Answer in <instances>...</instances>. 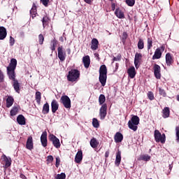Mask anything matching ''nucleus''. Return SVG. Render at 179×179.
I'll use <instances>...</instances> for the list:
<instances>
[{
    "label": "nucleus",
    "mask_w": 179,
    "mask_h": 179,
    "mask_svg": "<svg viewBox=\"0 0 179 179\" xmlns=\"http://www.w3.org/2000/svg\"><path fill=\"white\" fill-rule=\"evenodd\" d=\"M99 81L102 87H105L107 82L108 69L106 65H101L99 70Z\"/></svg>",
    "instance_id": "f03ea898"
},
{
    "label": "nucleus",
    "mask_w": 179,
    "mask_h": 179,
    "mask_svg": "<svg viewBox=\"0 0 179 179\" xmlns=\"http://www.w3.org/2000/svg\"><path fill=\"white\" fill-rule=\"evenodd\" d=\"M30 15L32 19L36 17V15H37V6H36L35 3L33 4V6L30 10Z\"/></svg>",
    "instance_id": "b1692460"
},
{
    "label": "nucleus",
    "mask_w": 179,
    "mask_h": 179,
    "mask_svg": "<svg viewBox=\"0 0 179 179\" xmlns=\"http://www.w3.org/2000/svg\"><path fill=\"white\" fill-rule=\"evenodd\" d=\"M115 14L119 19L124 18V14L120 8L115 10Z\"/></svg>",
    "instance_id": "cd10ccee"
},
{
    "label": "nucleus",
    "mask_w": 179,
    "mask_h": 179,
    "mask_svg": "<svg viewBox=\"0 0 179 179\" xmlns=\"http://www.w3.org/2000/svg\"><path fill=\"white\" fill-rule=\"evenodd\" d=\"M45 41V37L43 34L38 35V43L40 45H43Z\"/></svg>",
    "instance_id": "a19ab883"
},
{
    "label": "nucleus",
    "mask_w": 179,
    "mask_h": 179,
    "mask_svg": "<svg viewBox=\"0 0 179 179\" xmlns=\"http://www.w3.org/2000/svg\"><path fill=\"white\" fill-rule=\"evenodd\" d=\"M49 141H50V142H52V145L56 148H59L61 147V143H60L59 139L54 134H50L49 136Z\"/></svg>",
    "instance_id": "0eeeda50"
},
{
    "label": "nucleus",
    "mask_w": 179,
    "mask_h": 179,
    "mask_svg": "<svg viewBox=\"0 0 179 179\" xmlns=\"http://www.w3.org/2000/svg\"><path fill=\"white\" fill-rule=\"evenodd\" d=\"M50 18L48 16L45 15L42 19L43 27L45 29L49 24Z\"/></svg>",
    "instance_id": "473e14b6"
},
{
    "label": "nucleus",
    "mask_w": 179,
    "mask_h": 179,
    "mask_svg": "<svg viewBox=\"0 0 179 179\" xmlns=\"http://www.w3.org/2000/svg\"><path fill=\"white\" fill-rule=\"evenodd\" d=\"M125 2L128 6H134L136 3V0H125Z\"/></svg>",
    "instance_id": "37998d69"
},
{
    "label": "nucleus",
    "mask_w": 179,
    "mask_h": 179,
    "mask_svg": "<svg viewBox=\"0 0 179 179\" xmlns=\"http://www.w3.org/2000/svg\"><path fill=\"white\" fill-rule=\"evenodd\" d=\"M163 115L162 117L166 119L168 118L170 115V110L169 108L165 107L164 110H162Z\"/></svg>",
    "instance_id": "2f4dec72"
},
{
    "label": "nucleus",
    "mask_w": 179,
    "mask_h": 179,
    "mask_svg": "<svg viewBox=\"0 0 179 179\" xmlns=\"http://www.w3.org/2000/svg\"><path fill=\"white\" fill-rule=\"evenodd\" d=\"M60 103H62L64 106L67 109H70L71 107V99L67 95H64L60 97Z\"/></svg>",
    "instance_id": "423d86ee"
},
{
    "label": "nucleus",
    "mask_w": 179,
    "mask_h": 179,
    "mask_svg": "<svg viewBox=\"0 0 179 179\" xmlns=\"http://www.w3.org/2000/svg\"><path fill=\"white\" fill-rule=\"evenodd\" d=\"M66 56V54L63 49V46H59V48H57V57H59V59H60V62L65 61Z\"/></svg>",
    "instance_id": "9d476101"
},
{
    "label": "nucleus",
    "mask_w": 179,
    "mask_h": 179,
    "mask_svg": "<svg viewBox=\"0 0 179 179\" xmlns=\"http://www.w3.org/2000/svg\"><path fill=\"white\" fill-rule=\"evenodd\" d=\"M107 104L106 103H103L100 109H99V117L100 120H105L106 117L107 116Z\"/></svg>",
    "instance_id": "6e6552de"
},
{
    "label": "nucleus",
    "mask_w": 179,
    "mask_h": 179,
    "mask_svg": "<svg viewBox=\"0 0 179 179\" xmlns=\"http://www.w3.org/2000/svg\"><path fill=\"white\" fill-rule=\"evenodd\" d=\"M152 38L151 36L147 38V50L149 51L153 47Z\"/></svg>",
    "instance_id": "a878e982"
},
{
    "label": "nucleus",
    "mask_w": 179,
    "mask_h": 179,
    "mask_svg": "<svg viewBox=\"0 0 179 179\" xmlns=\"http://www.w3.org/2000/svg\"><path fill=\"white\" fill-rule=\"evenodd\" d=\"M80 78V71L77 69H72L69 71L67 79L69 82L74 83L77 82Z\"/></svg>",
    "instance_id": "20e7f679"
},
{
    "label": "nucleus",
    "mask_w": 179,
    "mask_h": 179,
    "mask_svg": "<svg viewBox=\"0 0 179 179\" xmlns=\"http://www.w3.org/2000/svg\"><path fill=\"white\" fill-rule=\"evenodd\" d=\"M42 113L43 115H47L50 113V105L48 103H45L43 106Z\"/></svg>",
    "instance_id": "bb28decb"
},
{
    "label": "nucleus",
    "mask_w": 179,
    "mask_h": 179,
    "mask_svg": "<svg viewBox=\"0 0 179 179\" xmlns=\"http://www.w3.org/2000/svg\"><path fill=\"white\" fill-rule=\"evenodd\" d=\"M90 145L92 148H96L98 147L99 143L98 142V141L96 140V138H92L91 140H90Z\"/></svg>",
    "instance_id": "7c9ffc66"
},
{
    "label": "nucleus",
    "mask_w": 179,
    "mask_h": 179,
    "mask_svg": "<svg viewBox=\"0 0 179 179\" xmlns=\"http://www.w3.org/2000/svg\"><path fill=\"white\" fill-rule=\"evenodd\" d=\"M140 124V117L137 115L132 116L131 120L128 122V127L134 131L138 130V125Z\"/></svg>",
    "instance_id": "7ed1b4c3"
},
{
    "label": "nucleus",
    "mask_w": 179,
    "mask_h": 179,
    "mask_svg": "<svg viewBox=\"0 0 179 179\" xmlns=\"http://www.w3.org/2000/svg\"><path fill=\"white\" fill-rule=\"evenodd\" d=\"M41 3L43 5V6L48 7L50 3V0H40Z\"/></svg>",
    "instance_id": "c03bdc74"
},
{
    "label": "nucleus",
    "mask_w": 179,
    "mask_h": 179,
    "mask_svg": "<svg viewBox=\"0 0 179 179\" xmlns=\"http://www.w3.org/2000/svg\"><path fill=\"white\" fill-rule=\"evenodd\" d=\"M154 138L155 139L156 142L159 143H165L166 141V136L165 134H162L158 129L154 131Z\"/></svg>",
    "instance_id": "39448f33"
},
{
    "label": "nucleus",
    "mask_w": 179,
    "mask_h": 179,
    "mask_svg": "<svg viewBox=\"0 0 179 179\" xmlns=\"http://www.w3.org/2000/svg\"><path fill=\"white\" fill-rule=\"evenodd\" d=\"M41 92H36L35 94V99L38 104H41Z\"/></svg>",
    "instance_id": "e433bc0d"
},
{
    "label": "nucleus",
    "mask_w": 179,
    "mask_h": 179,
    "mask_svg": "<svg viewBox=\"0 0 179 179\" xmlns=\"http://www.w3.org/2000/svg\"><path fill=\"white\" fill-rule=\"evenodd\" d=\"M110 155V151L108 150L106 151V152H105V158H108L109 157Z\"/></svg>",
    "instance_id": "13d9d810"
},
{
    "label": "nucleus",
    "mask_w": 179,
    "mask_h": 179,
    "mask_svg": "<svg viewBox=\"0 0 179 179\" xmlns=\"http://www.w3.org/2000/svg\"><path fill=\"white\" fill-rule=\"evenodd\" d=\"M59 103L57 100L53 99L51 102V111L52 113H55L59 109Z\"/></svg>",
    "instance_id": "dca6fc26"
},
{
    "label": "nucleus",
    "mask_w": 179,
    "mask_h": 179,
    "mask_svg": "<svg viewBox=\"0 0 179 179\" xmlns=\"http://www.w3.org/2000/svg\"><path fill=\"white\" fill-rule=\"evenodd\" d=\"M83 159V152L82 150H80L77 152L76 157H75V162L77 164H80L82 162V160Z\"/></svg>",
    "instance_id": "aec40b11"
},
{
    "label": "nucleus",
    "mask_w": 179,
    "mask_h": 179,
    "mask_svg": "<svg viewBox=\"0 0 179 179\" xmlns=\"http://www.w3.org/2000/svg\"><path fill=\"white\" fill-rule=\"evenodd\" d=\"M41 142L42 145L44 148H46L48 145V133L46 131H43L41 136Z\"/></svg>",
    "instance_id": "ddd939ff"
},
{
    "label": "nucleus",
    "mask_w": 179,
    "mask_h": 179,
    "mask_svg": "<svg viewBox=\"0 0 179 179\" xmlns=\"http://www.w3.org/2000/svg\"><path fill=\"white\" fill-rule=\"evenodd\" d=\"M148 179H152V178H148Z\"/></svg>",
    "instance_id": "69168bd1"
},
{
    "label": "nucleus",
    "mask_w": 179,
    "mask_h": 179,
    "mask_svg": "<svg viewBox=\"0 0 179 179\" xmlns=\"http://www.w3.org/2000/svg\"><path fill=\"white\" fill-rule=\"evenodd\" d=\"M177 100L179 101V95L177 96Z\"/></svg>",
    "instance_id": "e2e57ef3"
},
{
    "label": "nucleus",
    "mask_w": 179,
    "mask_h": 179,
    "mask_svg": "<svg viewBox=\"0 0 179 179\" xmlns=\"http://www.w3.org/2000/svg\"><path fill=\"white\" fill-rule=\"evenodd\" d=\"M57 45V41L56 38H54L50 42V50L51 51H55L56 47Z\"/></svg>",
    "instance_id": "72a5a7b5"
},
{
    "label": "nucleus",
    "mask_w": 179,
    "mask_h": 179,
    "mask_svg": "<svg viewBox=\"0 0 179 179\" xmlns=\"http://www.w3.org/2000/svg\"><path fill=\"white\" fill-rule=\"evenodd\" d=\"M122 58V55L119 54L117 57H114L113 59V63H114L115 61H120Z\"/></svg>",
    "instance_id": "864d4df0"
},
{
    "label": "nucleus",
    "mask_w": 179,
    "mask_h": 179,
    "mask_svg": "<svg viewBox=\"0 0 179 179\" xmlns=\"http://www.w3.org/2000/svg\"><path fill=\"white\" fill-rule=\"evenodd\" d=\"M17 62L15 59H11L10 61V63L8 66L6 68L7 71V75L8 77V79L10 80H13V87L14 88V91H15L17 93L20 92V84L19 83V81L17 79H16V74H15V69L17 67Z\"/></svg>",
    "instance_id": "f257e3e1"
},
{
    "label": "nucleus",
    "mask_w": 179,
    "mask_h": 179,
    "mask_svg": "<svg viewBox=\"0 0 179 179\" xmlns=\"http://www.w3.org/2000/svg\"><path fill=\"white\" fill-rule=\"evenodd\" d=\"M115 3H113V4H112V10H115Z\"/></svg>",
    "instance_id": "052dcab7"
},
{
    "label": "nucleus",
    "mask_w": 179,
    "mask_h": 179,
    "mask_svg": "<svg viewBox=\"0 0 179 179\" xmlns=\"http://www.w3.org/2000/svg\"><path fill=\"white\" fill-rule=\"evenodd\" d=\"M127 37H128L127 33L126 31H124L122 36V43H125Z\"/></svg>",
    "instance_id": "09e8293b"
},
{
    "label": "nucleus",
    "mask_w": 179,
    "mask_h": 179,
    "mask_svg": "<svg viewBox=\"0 0 179 179\" xmlns=\"http://www.w3.org/2000/svg\"><path fill=\"white\" fill-rule=\"evenodd\" d=\"M116 143H120L123 141V135L120 132H117L114 137Z\"/></svg>",
    "instance_id": "4be33fe9"
},
{
    "label": "nucleus",
    "mask_w": 179,
    "mask_h": 179,
    "mask_svg": "<svg viewBox=\"0 0 179 179\" xmlns=\"http://www.w3.org/2000/svg\"><path fill=\"white\" fill-rule=\"evenodd\" d=\"M7 36V30L5 27H0V41H3Z\"/></svg>",
    "instance_id": "6ab92c4d"
},
{
    "label": "nucleus",
    "mask_w": 179,
    "mask_h": 179,
    "mask_svg": "<svg viewBox=\"0 0 179 179\" xmlns=\"http://www.w3.org/2000/svg\"><path fill=\"white\" fill-rule=\"evenodd\" d=\"M137 47L138 50H143V48H145V43L143 39L142 38L138 39Z\"/></svg>",
    "instance_id": "c9c22d12"
},
{
    "label": "nucleus",
    "mask_w": 179,
    "mask_h": 179,
    "mask_svg": "<svg viewBox=\"0 0 179 179\" xmlns=\"http://www.w3.org/2000/svg\"><path fill=\"white\" fill-rule=\"evenodd\" d=\"M4 81V74L2 70H0V83H3Z\"/></svg>",
    "instance_id": "603ef678"
},
{
    "label": "nucleus",
    "mask_w": 179,
    "mask_h": 179,
    "mask_svg": "<svg viewBox=\"0 0 179 179\" xmlns=\"http://www.w3.org/2000/svg\"><path fill=\"white\" fill-rule=\"evenodd\" d=\"M151 159V157L148 155H141L138 158V161L148 162Z\"/></svg>",
    "instance_id": "f704fd0d"
},
{
    "label": "nucleus",
    "mask_w": 179,
    "mask_h": 179,
    "mask_svg": "<svg viewBox=\"0 0 179 179\" xmlns=\"http://www.w3.org/2000/svg\"><path fill=\"white\" fill-rule=\"evenodd\" d=\"M15 44V38L13 36H10L9 38V45L13 47Z\"/></svg>",
    "instance_id": "8fccbe9b"
},
{
    "label": "nucleus",
    "mask_w": 179,
    "mask_h": 179,
    "mask_svg": "<svg viewBox=\"0 0 179 179\" xmlns=\"http://www.w3.org/2000/svg\"><path fill=\"white\" fill-rule=\"evenodd\" d=\"M121 152L118 150V152L116 154V159L115 162V164L117 166H119L121 162Z\"/></svg>",
    "instance_id": "c756f323"
},
{
    "label": "nucleus",
    "mask_w": 179,
    "mask_h": 179,
    "mask_svg": "<svg viewBox=\"0 0 179 179\" xmlns=\"http://www.w3.org/2000/svg\"><path fill=\"white\" fill-rule=\"evenodd\" d=\"M19 112V109L17 107L14 106L13 107V108L11 109V111H10V115L11 116H15Z\"/></svg>",
    "instance_id": "ea45409f"
},
{
    "label": "nucleus",
    "mask_w": 179,
    "mask_h": 179,
    "mask_svg": "<svg viewBox=\"0 0 179 179\" xmlns=\"http://www.w3.org/2000/svg\"><path fill=\"white\" fill-rule=\"evenodd\" d=\"M164 46H161L160 48H157L154 52V55H152V60L160 59L162 57V52H164Z\"/></svg>",
    "instance_id": "1a4fd4ad"
},
{
    "label": "nucleus",
    "mask_w": 179,
    "mask_h": 179,
    "mask_svg": "<svg viewBox=\"0 0 179 179\" xmlns=\"http://www.w3.org/2000/svg\"><path fill=\"white\" fill-rule=\"evenodd\" d=\"M110 1H113V0H109Z\"/></svg>",
    "instance_id": "0e129e2a"
},
{
    "label": "nucleus",
    "mask_w": 179,
    "mask_h": 179,
    "mask_svg": "<svg viewBox=\"0 0 179 179\" xmlns=\"http://www.w3.org/2000/svg\"><path fill=\"white\" fill-rule=\"evenodd\" d=\"M17 122L20 125H25L26 120L24 116H23L22 115H20L19 116H17Z\"/></svg>",
    "instance_id": "393cba45"
},
{
    "label": "nucleus",
    "mask_w": 179,
    "mask_h": 179,
    "mask_svg": "<svg viewBox=\"0 0 179 179\" xmlns=\"http://www.w3.org/2000/svg\"><path fill=\"white\" fill-rule=\"evenodd\" d=\"M3 161L5 162V168H8L11 166V159L7 157L5 155L2 156Z\"/></svg>",
    "instance_id": "5701e85b"
},
{
    "label": "nucleus",
    "mask_w": 179,
    "mask_h": 179,
    "mask_svg": "<svg viewBox=\"0 0 179 179\" xmlns=\"http://www.w3.org/2000/svg\"><path fill=\"white\" fill-rule=\"evenodd\" d=\"M92 126L94 128H99L100 127V123L96 117H93L92 119Z\"/></svg>",
    "instance_id": "58836bf2"
},
{
    "label": "nucleus",
    "mask_w": 179,
    "mask_h": 179,
    "mask_svg": "<svg viewBox=\"0 0 179 179\" xmlns=\"http://www.w3.org/2000/svg\"><path fill=\"white\" fill-rule=\"evenodd\" d=\"M173 58L171 53L168 52L166 55V64L168 66H171L173 64Z\"/></svg>",
    "instance_id": "f3484780"
},
{
    "label": "nucleus",
    "mask_w": 179,
    "mask_h": 179,
    "mask_svg": "<svg viewBox=\"0 0 179 179\" xmlns=\"http://www.w3.org/2000/svg\"><path fill=\"white\" fill-rule=\"evenodd\" d=\"M67 52H68L69 55L71 54V48L67 49Z\"/></svg>",
    "instance_id": "680f3d73"
},
{
    "label": "nucleus",
    "mask_w": 179,
    "mask_h": 179,
    "mask_svg": "<svg viewBox=\"0 0 179 179\" xmlns=\"http://www.w3.org/2000/svg\"><path fill=\"white\" fill-rule=\"evenodd\" d=\"M169 167V173H170L171 171V169L173 168V164H170Z\"/></svg>",
    "instance_id": "bf43d9fd"
},
{
    "label": "nucleus",
    "mask_w": 179,
    "mask_h": 179,
    "mask_svg": "<svg viewBox=\"0 0 179 179\" xmlns=\"http://www.w3.org/2000/svg\"><path fill=\"white\" fill-rule=\"evenodd\" d=\"M99 42L98 39L96 38H92L91 41V50H92V51H96V50H98L99 48Z\"/></svg>",
    "instance_id": "4468645a"
},
{
    "label": "nucleus",
    "mask_w": 179,
    "mask_h": 179,
    "mask_svg": "<svg viewBox=\"0 0 179 179\" xmlns=\"http://www.w3.org/2000/svg\"><path fill=\"white\" fill-rule=\"evenodd\" d=\"M26 148L29 150H31L34 148L33 138L31 136L27 138Z\"/></svg>",
    "instance_id": "412c9836"
},
{
    "label": "nucleus",
    "mask_w": 179,
    "mask_h": 179,
    "mask_svg": "<svg viewBox=\"0 0 179 179\" xmlns=\"http://www.w3.org/2000/svg\"><path fill=\"white\" fill-rule=\"evenodd\" d=\"M176 141L179 142V125L176 127Z\"/></svg>",
    "instance_id": "5fc2aeb1"
},
{
    "label": "nucleus",
    "mask_w": 179,
    "mask_h": 179,
    "mask_svg": "<svg viewBox=\"0 0 179 179\" xmlns=\"http://www.w3.org/2000/svg\"><path fill=\"white\" fill-rule=\"evenodd\" d=\"M142 59H143V55L141 53L136 52L135 54L134 65L136 69L139 68L138 64H140L142 62Z\"/></svg>",
    "instance_id": "f8f14e48"
},
{
    "label": "nucleus",
    "mask_w": 179,
    "mask_h": 179,
    "mask_svg": "<svg viewBox=\"0 0 179 179\" xmlns=\"http://www.w3.org/2000/svg\"><path fill=\"white\" fill-rule=\"evenodd\" d=\"M93 0H84V2L88 3V5H92Z\"/></svg>",
    "instance_id": "6e6d98bb"
},
{
    "label": "nucleus",
    "mask_w": 179,
    "mask_h": 179,
    "mask_svg": "<svg viewBox=\"0 0 179 179\" xmlns=\"http://www.w3.org/2000/svg\"><path fill=\"white\" fill-rule=\"evenodd\" d=\"M53 161H54V157H53V156L49 155V156L47 157V160H46L47 164H50V163H52Z\"/></svg>",
    "instance_id": "a18cd8bd"
},
{
    "label": "nucleus",
    "mask_w": 179,
    "mask_h": 179,
    "mask_svg": "<svg viewBox=\"0 0 179 179\" xmlns=\"http://www.w3.org/2000/svg\"><path fill=\"white\" fill-rule=\"evenodd\" d=\"M106 102V96L104 94H100L99 96V105L103 106Z\"/></svg>",
    "instance_id": "4c0bfd02"
},
{
    "label": "nucleus",
    "mask_w": 179,
    "mask_h": 179,
    "mask_svg": "<svg viewBox=\"0 0 179 179\" xmlns=\"http://www.w3.org/2000/svg\"><path fill=\"white\" fill-rule=\"evenodd\" d=\"M159 91L160 96H163V97H166V93L164 89H162L161 87H159Z\"/></svg>",
    "instance_id": "49530a36"
},
{
    "label": "nucleus",
    "mask_w": 179,
    "mask_h": 179,
    "mask_svg": "<svg viewBox=\"0 0 179 179\" xmlns=\"http://www.w3.org/2000/svg\"><path fill=\"white\" fill-rule=\"evenodd\" d=\"M147 96H148V98L151 101L155 99L154 94L152 92H148L147 94Z\"/></svg>",
    "instance_id": "de8ad7c7"
},
{
    "label": "nucleus",
    "mask_w": 179,
    "mask_h": 179,
    "mask_svg": "<svg viewBox=\"0 0 179 179\" xmlns=\"http://www.w3.org/2000/svg\"><path fill=\"white\" fill-rule=\"evenodd\" d=\"M152 70H154V76H155L157 80H160L162 77L161 67L155 64H154V67H152Z\"/></svg>",
    "instance_id": "9b49d317"
},
{
    "label": "nucleus",
    "mask_w": 179,
    "mask_h": 179,
    "mask_svg": "<svg viewBox=\"0 0 179 179\" xmlns=\"http://www.w3.org/2000/svg\"><path fill=\"white\" fill-rule=\"evenodd\" d=\"M66 176L65 174V173H59L57 174L56 176L55 177V179H66Z\"/></svg>",
    "instance_id": "79ce46f5"
},
{
    "label": "nucleus",
    "mask_w": 179,
    "mask_h": 179,
    "mask_svg": "<svg viewBox=\"0 0 179 179\" xmlns=\"http://www.w3.org/2000/svg\"><path fill=\"white\" fill-rule=\"evenodd\" d=\"M83 63L85 69H89L91 64V59L89 55L83 57Z\"/></svg>",
    "instance_id": "2eb2a0df"
},
{
    "label": "nucleus",
    "mask_w": 179,
    "mask_h": 179,
    "mask_svg": "<svg viewBox=\"0 0 179 179\" xmlns=\"http://www.w3.org/2000/svg\"><path fill=\"white\" fill-rule=\"evenodd\" d=\"M56 162H55V167L59 168L60 163H61V159L59 157H56Z\"/></svg>",
    "instance_id": "3c124183"
},
{
    "label": "nucleus",
    "mask_w": 179,
    "mask_h": 179,
    "mask_svg": "<svg viewBox=\"0 0 179 179\" xmlns=\"http://www.w3.org/2000/svg\"><path fill=\"white\" fill-rule=\"evenodd\" d=\"M20 178L21 179H27L25 175H24L23 173H20Z\"/></svg>",
    "instance_id": "4d7b16f0"
},
{
    "label": "nucleus",
    "mask_w": 179,
    "mask_h": 179,
    "mask_svg": "<svg viewBox=\"0 0 179 179\" xmlns=\"http://www.w3.org/2000/svg\"><path fill=\"white\" fill-rule=\"evenodd\" d=\"M14 103V99L13 96H8L6 99V108H10Z\"/></svg>",
    "instance_id": "c85d7f7f"
},
{
    "label": "nucleus",
    "mask_w": 179,
    "mask_h": 179,
    "mask_svg": "<svg viewBox=\"0 0 179 179\" xmlns=\"http://www.w3.org/2000/svg\"><path fill=\"white\" fill-rule=\"evenodd\" d=\"M127 73L129 75V77L131 79H134L136 76V69L134 66H131L130 67L128 70H127Z\"/></svg>",
    "instance_id": "a211bd4d"
}]
</instances>
